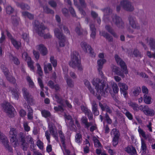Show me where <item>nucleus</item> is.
<instances>
[{"mask_svg":"<svg viewBox=\"0 0 155 155\" xmlns=\"http://www.w3.org/2000/svg\"><path fill=\"white\" fill-rule=\"evenodd\" d=\"M114 58L117 63L118 65L120 66L122 70H120L118 67L112 65V71L115 73L116 74L123 78L125 76L124 74H127L128 73L127 65L125 62L117 54H116L115 55Z\"/></svg>","mask_w":155,"mask_h":155,"instance_id":"f257e3e1","label":"nucleus"},{"mask_svg":"<svg viewBox=\"0 0 155 155\" xmlns=\"http://www.w3.org/2000/svg\"><path fill=\"white\" fill-rule=\"evenodd\" d=\"M114 58L117 63L118 65L120 66L122 70H120L118 67L112 65V71L115 73L116 74L123 78L125 76L124 74H127L128 73L127 65L125 62L117 54H116L115 55Z\"/></svg>","mask_w":155,"mask_h":155,"instance_id":"f03ea898","label":"nucleus"},{"mask_svg":"<svg viewBox=\"0 0 155 155\" xmlns=\"http://www.w3.org/2000/svg\"><path fill=\"white\" fill-rule=\"evenodd\" d=\"M19 140L20 141L21 148L23 150H27L28 145V143L26 141L27 140L29 143H31L30 145L31 148L32 146L33 148L35 147V145L34 144L33 139L30 136H26L23 133L21 132L19 134Z\"/></svg>","mask_w":155,"mask_h":155,"instance_id":"7ed1b4c3","label":"nucleus"},{"mask_svg":"<svg viewBox=\"0 0 155 155\" xmlns=\"http://www.w3.org/2000/svg\"><path fill=\"white\" fill-rule=\"evenodd\" d=\"M93 85L95 86V88L97 93L104 96H106V93H107V88H104L105 87V84L104 81L100 79L96 78L94 79L92 82Z\"/></svg>","mask_w":155,"mask_h":155,"instance_id":"20e7f679","label":"nucleus"},{"mask_svg":"<svg viewBox=\"0 0 155 155\" xmlns=\"http://www.w3.org/2000/svg\"><path fill=\"white\" fill-rule=\"evenodd\" d=\"M34 28L38 35L41 36H43L44 38H49L51 37L49 33L44 34V30L46 28L44 26L42 23H40L38 21L35 20L34 22Z\"/></svg>","mask_w":155,"mask_h":155,"instance_id":"39448f33","label":"nucleus"},{"mask_svg":"<svg viewBox=\"0 0 155 155\" xmlns=\"http://www.w3.org/2000/svg\"><path fill=\"white\" fill-rule=\"evenodd\" d=\"M111 23L112 25H115L119 28L122 29L124 28V23L122 19L119 16L116 14H113L112 16Z\"/></svg>","mask_w":155,"mask_h":155,"instance_id":"423d86ee","label":"nucleus"},{"mask_svg":"<svg viewBox=\"0 0 155 155\" xmlns=\"http://www.w3.org/2000/svg\"><path fill=\"white\" fill-rule=\"evenodd\" d=\"M55 35L57 38L60 40L59 45L60 46L64 47L65 45V37L63 35L62 32L58 28L54 30Z\"/></svg>","mask_w":155,"mask_h":155,"instance_id":"0eeeda50","label":"nucleus"},{"mask_svg":"<svg viewBox=\"0 0 155 155\" xmlns=\"http://www.w3.org/2000/svg\"><path fill=\"white\" fill-rule=\"evenodd\" d=\"M78 56V53L76 52H73L71 55V61L69 62V64L74 68H75L79 63Z\"/></svg>","mask_w":155,"mask_h":155,"instance_id":"6e6552de","label":"nucleus"},{"mask_svg":"<svg viewBox=\"0 0 155 155\" xmlns=\"http://www.w3.org/2000/svg\"><path fill=\"white\" fill-rule=\"evenodd\" d=\"M120 5L123 8L125 11L132 12L134 10L133 5L131 3L128 1L124 0L121 1Z\"/></svg>","mask_w":155,"mask_h":155,"instance_id":"1a4fd4ad","label":"nucleus"},{"mask_svg":"<svg viewBox=\"0 0 155 155\" xmlns=\"http://www.w3.org/2000/svg\"><path fill=\"white\" fill-rule=\"evenodd\" d=\"M54 97L57 103L61 104V105H59L58 107H54V109L56 111H63L64 110L63 108L64 105V100L56 94H55Z\"/></svg>","mask_w":155,"mask_h":155,"instance_id":"9d476101","label":"nucleus"},{"mask_svg":"<svg viewBox=\"0 0 155 155\" xmlns=\"http://www.w3.org/2000/svg\"><path fill=\"white\" fill-rule=\"evenodd\" d=\"M81 46L84 51L85 53L89 52L92 57H94L95 54L93 51L91 47L85 42H82L81 44Z\"/></svg>","mask_w":155,"mask_h":155,"instance_id":"9b49d317","label":"nucleus"},{"mask_svg":"<svg viewBox=\"0 0 155 155\" xmlns=\"http://www.w3.org/2000/svg\"><path fill=\"white\" fill-rule=\"evenodd\" d=\"M128 20L130 25L133 28L139 30L140 29V26L138 23L136 18L131 15L128 17Z\"/></svg>","mask_w":155,"mask_h":155,"instance_id":"f8f14e48","label":"nucleus"},{"mask_svg":"<svg viewBox=\"0 0 155 155\" xmlns=\"http://www.w3.org/2000/svg\"><path fill=\"white\" fill-rule=\"evenodd\" d=\"M139 108L140 109L147 115L152 116L154 115V110L153 109L150 108L147 105L143 106L141 105L139 107Z\"/></svg>","mask_w":155,"mask_h":155,"instance_id":"ddd939ff","label":"nucleus"},{"mask_svg":"<svg viewBox=\"0 0 155 155\" xmlns=\"http://www.w3.org/2000/svg\"><path fill=\"white\" fill-rule=\"evenodd\" d=\"M3 107L5 112L11 115L12 117L14 114L13 111L14 109L12 106L9 103L5 102L3 104Z\"/></svg>","mask_w":155,"mask_h":155,"instance_id":"4468645a","label":"nucleus"},{"mask_svg":"<svg viewBox=\"0 0 155 155\" xmlns=\"http://www.w3.org/2000/svg\"><path fill=\"white\" fill-rule=\"evenodd\" d=\"M112 133L114 135L112 140L113 145L114 147H116L118 143V139L120 137V134L119 131L116 129H114L112 130Z\"/></svg>","mask_w":155,"mask_h":155,"instance_id":"2eb2a0df","label":"nucleus"},{"mask_svg":"<svg viewBox=\"0 0 155 155\" xmlns=\"http://www.w3.org/2000/svg\"><path fill=\"white\" fill-rule=\"evenodd\" d=\"M37 49L39 51L41 54L42 56H45L47 54L48 51L47 48L45 46L41 44L37 46Z\"/></svg>","mask_w":155,"mask_h":155,"instance_id":"dca6fc26","label":"nucleus"},{"mask_svg":"<svg viewBox=\"0 0 155 155\" xmlns=\"http://www.w3.org/2000/svg\"><path fill=\"white\" fill-rule=\"evenodd\" d=\"M22 91L24 99L27 101L32 100V98L31 95L29 94L28 90L25 88H23Z\"/></svg>","mask_w":155,"mask_h":155,"instance_id":"f3484780","label":"nucleus"},{"mask_svg":"<svg viewBox=\"0 0 155 155\" xmlns=\"http://www.w3.org/2000/svg\"><path fill=\"white\" fill-rule=\"evenodd\" d=\"M81 108L82 111L84 112L86 115L87 116L88 118L90 120L93 118V114L90 110L88 109L87 108L83 105L81 106Z\"/></svg>","mask_w":155,"mask_h":155,"instance_id":"a211bd4d","label":"nucleus"},{"mask_svg":"<svg viewBox=\"0 0 155 155\" xmlns=\"http://www.w3.org/2000/svg\"><path fill=\"white\" fill-rule=\"evenodd\" d=\"M55 18L56 20L58 23H59L58 24V25L60 29L62 30V29L63 28L65 33L69 34V31L67 27L65 25H64L62 24H61L60 23V22L61 21V18L58 15H56Z\"/></svg>","mask_w":155,"mask_h":155,"instance_id":"6ab92c4d","label":"nucleus"},{"mask_svg":"<svg viewBox=\"0 0 155 155\" xmlns=\"http://www.w3.org/2000/svg\"><path fill=\"white\" fill-rule=\"evenodd\" d=\"M99 105L102 111L106 110L107 113H108L110 114L112 113V110L110 108L105 104H102L100 102H99Z\"/></svg>","mask_w":155,"mask_h":155,"instance_id":"aec40b11","label":"nucleus"},{"mask_svg":"<svg viewBox=\"0 0 155 155\" xmlns=\"http://www.w3.org/2000/svg\"><path fill=\"white\" fill-rule=\"evenodd\" d=\"M125 151L131 155H135L137 154L135 148L132 146H129L125 148Z\"/></svg>","mask_w":155,"mask_h":155,"instance_id":"412c9836","label":"nucleus"},{"mask_svg":"<svg viewBox=\"0 0 155 155\" xmlns=\"http://www.w3.org/2000/svg\"><path fill=\"white\" fill-rule=\"evenodd\" d=\"M145 41L147 43L148 42L149 45L151 49L155 50V39L151 37L149 39L147 38Z\"/></svg>","mask_w":155,"mask_h":155,"instance_id":"4be33fe9","label":"nucleus"},{"mask_svg":"<svg viewBox=\"0 0 155 155\" xmlns=\"http://www.w3.org/2000/svg\"><path fill=\"white\" fill-rule=\"evenodd\" d=\"M92 111L93 114L95 115H98L99 114V112L98 110L97 105L95 101H93L92 103Z\"/></svg>","mask_w":155,"mask_h":155,"instance_id":"5701e85b","label":"nucleus"},{"mask_svg":"<svg viewBox=\"0 0 155 155\" xmlns=\"http://www.w3.org/2000/svg\"><path fill=\"white\" fill-rule=\"evenodd\" d=\"M143 100L146 104H150L151 103V97L149 94H144L143 96Z\"/></svg>","mask_w":155,"mask_h":155,"instance_id":"b1692460","label":"nucleus"},{"mask_svg":"<svg viewBox=\"0 0 155 155\" xmlns=\"http://www.w3.org/2000/svg\"><path fill=\"white\" fill-rule=\"evenodd\" d=\"M16 5L18 7H20L23 10H29L30 9V7L29 5L23 3L17 2L16 3Z\"/></svg>","mask_w":155,"mask_h":155,"instance_id":"393cba45","label":"nucleus"},{"mask_svg":"<svg viewBox=\"0 0 155 155\" xmlns=\"http://www.w3.org/2000/svg\"><path fill=\"white\" fill-rule=\"evenodd\" d=\"M106 62V60L104 59H101L97 61V69H102L103 67L104 64Z\"/></svg>","mask_w":155,"mask_h":155,"instance_id":"a878e982","label":"nucleus"},{"mask_svg":"<svg viewBox=\"0 0 155 155\" xmlns=\"http://www.w3.org/2000/svg\"><path fill=\"white\" fill-rule=\"evenodd\" d=\"M11 42L14 46L17 49H19L21 46V43L14 38L12 39Z\"/></svg>","mask_w":155,"mask_h":155,"instance_id":"bb28decb","label":"nucleus"},{"mask_svg":"<svg viewBox=\"0 0 155 155\" xmlns=\"http://www.w3.org/2000/svg\"><path fill=\"white\" fill-rule=\"evenodd\" d=\"M82 122L85 125L86 127L88 128L92 125L91 123L87 122V119L85 117H83L81 119Z\"/></svg>","mask_w":155,"mask_h":155,"instance_id":"cd10ccee","label":"nucleus"},{"mask_svg":"<svg viewBox=\"0 0 155 155\" xmlns=\"http://www.w3.org/2000/svg\"><path fill=\"white\" fill-rule=\"evenodd\" d=\"M128 104L129 106L132 108L133 110L135 111H137L139 109H140L139 107H138V105L135 103L130 102Z\"/></svg>","mask_w":155,"mask_h":155,"instance_id":"c85d7f7f","label":"nucleus"},{"mask_svg":"<svg viewBox=\"0 0 155 155\" xmlns=\"http://www.w3.org/2000/svg\"><path fill=\"white\" fill-rule=\"evenodd\" d=\"M141 91V90L140 87H137L134 88L133 94L134 96L137 97L139 95Z\"/></svg>","mask_w":155,"mask_h":155,"instance_id":"c756f323","label":"nucleus"},{"mask_svg":"<svg viewBox=\"0 0 155 155\" xmlns=\"http://www.w3.org/2000/svg\"><path fill=\"white\" fill-rule=\"evenodd\" d=\"M59 136L61 139V141L63 147H65V137L62 131L61 130H59Z\"/></svg>","mask_w":155,"mask_h":155,"instance_id":"7c9ffc66","label":"nucleus"},{"mask_svg":"<svg viewBox=\"0 0 155 155\" xmlns=\"http://www.w3.org/2000/svg\"><path fill=\"white\" fill-rule=\"evenodd\" d=\"M75 31L79 35H81L82 34L83 29L81 28L80 23H79V25L77 26Z\"/></svg>","mask_w":155,"mask_h":155,"instance_id":"2f4dec72","label":"nucleus"},{"mask_svg":"<svg viewBox=\"0 0 155 155\" xmlns=\"http://www.w3.org/2000/svg\"><path fill=\"white\" fill-rule=\"evenodd\" d=\"M118 85L120 87V90H127L128 89V86L125 84L119 83Z\"/></svg>","mask_w":155,"mask_h":155,"instance_id":"473e14b6","label":"nucleus"},{"mask_svg":"<svg viewBox=\"0 0 155 155\" xmlns=\"http://www.w3.org/2000/svg\"><path fill=\"white\" fill-rule=\"evenodd\" d=\"M28 108V118L29 120H32L33 118V110L29 106Z\"/></svg>","mask_w":155,"mask_h":155,"instance_id":"72a5a7b5","label":"nucleus"},{"mask_svg":"<svg viewBox=\"0 0 155 155\" xmlns=\"http://www.w3.org/2000/svg\"><path fill=\"white\" fill-rule=\"evenodd\" d=\"M22 38L27 43L29 41V38L28 34L26 33H23L21 35Z\"/></svg>","mask_w":155,"mask_h":155,"instance_id":"f704fd0d","label":"nucleus"},{"mask_svg":"<svg viewBox=\"0 0 155 155\" xmlns=\"http://www.w3.org/2000/svg\"><path fill=\"white\" fill-rule=\"evenodd\" d=\"M44 11L47 14L50 13L54 14V12L53 10L51 9L47 6H44L43 7Z\"/></svg>","mask_w":155,"mask_h":155,"instance_id":"c9c22d12","label":"nucleus"},{"mask_svg":"<svg viewBox=\"0 0 155 155\" xmlns=\"http://www.w3.org/2000/svg\"><path fill=\"white\" fill-rule=\"evenodd\" d=\"M112 87L114 93L115 94L117 93L119 91V88L117 84L114 83L112 84Z\"/></svg>","mask_w":155,"mask_h":155,"instance_id":"e433bc0d","label":"nucleus"},{"mask_svg":"<svg viewBox=\"0 0 155 155\" xmlns=\"http://www.w3.org/2000/svg\"><path fill=\"white\" fill-rule=\"evenodd\" d=\"M47 68H48L49 71H51L52 69L51 65V64L49 63L47 65H45L44 67V71L45 73H48L47 70Z\"/></svg>","mask_w":155,"mask_h":155,"instance_id":"4c0bfd02","label":"nucleus"},{"mask_svg":"<svg viewBox=\"0 0 155 155\" xmlns=\"http://www.w3.org/2000/svg\"><path fill=\"white\" fill-rule=\"evenodd\" d=\"M22 13L24 16L27 17L30 19H32L34 18L33 15L27 12H23Z\"/></svg>","mask_w":155,"mask_h":155,"instance_id":"58836bf2","label":"nucleus"},{"mask_svg":"<svg viewBox=\"0 0 155 155\" xmlns=\"http://www.w3.org/2000/svg\"><path fill=\"white\" fill-rule=\"evenodd\" d=\"M41 112L42 116L45 117H48L51 116L50 112L48 110H43L41 111Z\"/></svg>","mask_w":155,"mask_h":155,"instance_id":"ea45409f","label":"nucleus"},{"mask_svg":"<svg viewBox=\"0 0 155 155\" xmlns=\"http://www.w3.org/2000/svg\"><path fill=\"white\" fill-rule=\"evenodd\" d=\"M6 77L8 81L13 84H15L16 83V79L13 77L12 76H8V75Z\"/></svg>","mask_w":155,"mask_h":155,"instance_id":"a19ab883","label":"nucleus"},{"mask_svg":"<svg viewBox=\"0 0 155 155\" xmlns=\"http://www.w3.org/2000/svg\"><path fill=\"white\" fill-rule=\"evenodd\" d=\"M66 82L68 86L70 87H74V83L73 82L72 80L69 78H67L66 80Z\"/></svg>","mask_w":155,"mask_h":155,"instance_id":"79ce46f5","label":"nucleus"},{"mask_svg":"<svg viewBox=\"0 0 155 155\" xmlns=\"http://www.w3.org/2000/svg\"><path fill=\"white\" fill-rule=\"evenodd\" d=\"M76 142L78 143L81 142L82 140V136L80 134H77L75 136Z\"/></svg>","mask_w":155,"mask_h":155,"instance_id":"37998d69","label":"nucleus"},{"mask_svg":"<svg viewBox=\"0 0 155 155\" xmlns=\"http://www.w3.org/2000/svg\"><path fill=\"white\" fill-rule=\"evenodd\" d=\"M50 62L52 64L53 66L55 68L57 65V60L54 59V57L53 56H51L50 58Z\"/></svg>","mask_w":155,"mask_h":155,"instance_id":"c03bdc74","label":"nucleus"},{"mask_svg":"<svg viewBox=\"0 0 155 155\" xmlns=\"http://www.w3.org/2000/svg\"><path fill=\"white\" fill-rule=\"evenodd\" d=\"M141 149L144 151H145L147 149V147L145 141L143 139H141Z\"/></svg>","mask_w":155,"mask_h":155,"instance_id":"a18cd8bd","label":"nucleus"},{"mask_svg":"<svg viewBox=\"0 0 155 155\" xmlns=\"http://www.w3.org/2000/svg\"><path fill=\"white\" fill-rule=\"evenodd\" d=\"M6 11L8 14H10L13 12L14 9L11 6H8L6 8Z\"/></svg>","mask_w":155,"mask_h":155,"instance_id":"49530a36","label":"nucleus"},{"mask_svg":"<svg viewBox=\"0 0 155 155\" xmlns=\"http://www.w3.org/2000/svg\"><path fill=\"white\" fill-rule=\"evenodd\" d=\"M133 54L134 55L135 57H141V53L137 49H135L134 50L133 52Z\"/></svg>","mask_w":155,"mask_h":155,"instance_id":"de8ad7c7","label":"nucleus"},{"mask_svg":"<svg viewBox=\"0 0 155 155\" xmlns=\"http://www.w3.org/2000/svg\"><path fill=\"white\" fill-rule=\"evenodd\" d=\"M102 11L104 12V15H109L111 12V10L109 8H107L101 9Z\"/></svg>","mask_w":155,"mask_h":155,"instance_id":"09e8293b","label":"nucleus"},{"mask_svg":"<svg viewBox=\"0 0 155 155\" xmlns=\"http://www.w3.org/2000/svg\"><path fill=\"white\" fill-rule=\"evenodd\" d=\"M33 53L36 59L38 60L39 59L40 57L39 52L35 51V50H33Z\"/></svg>","mask_w":155,"mask_h":155,"instance_id":"8fccbe9b","label":"nucleus"},{"mask_svg":"<svg viewBox=\"0 0 155 155\" xmlns=\"http://www.w3.org/2000/svg\"><path fill=\"white\" fill-rule=\"evenodd\" d=\"M36 66L38 68V73L40 76H41L42 75L43 72L40 65L38 63H37L36 64Z\"/></svg>","mask_w":155,"mask_h":155,"instance_id":"3c124183","label":"nucleus"},{"mask_svg":"<svg viewBox=\"0 0 155 155\" xmlns=\"http://www.w3.org/2000/svg\"><path fill=\"white\" fill-rule=\"evenodd\" d=\"M27 80L28 82L29 86L31 87H32L34 86V84L29 76H27Z\"/></svg>","mask_w":155,"mask_h":155,"instance_id":"603ef678","label":"nucleus"},{"mask_svg":"<svg viewBox=\"0 0 155 155\" xmlns=\"http://www.w3.org/2000/svg\"><path fill=\"white\" fill-rule=\"evenodd\" d=\"M22 56L26 61L31 59V58L28 56V54L26 52H24L23 53Z\"/></svg>","mask_w":155,"mask_h":155,"instance_id":"864d4df0","label":"nucleus"},{"mask_svg":"<svg viewBox=\"0 0 155 155\" xmlns=\"http://www.w3.org/2000/svg\"><path fill=\"white\" fill-rule=\"evenodd\" d=\"M49 4L52 7L55 8L57 5L56 2L53 0H51L48 2Z\"/></svg>","mask_w":155,"mask_h":155,"instance_id":"5fc2aeb1","label":"nucleus"},{"mask_svg":"<svg viewBox=\"0 0 155 155\" xmlns=\"http://www.w3.org/2000/svg\"><path fill=\"white\" fill-rule=\"evenodd\" d=\"M27 61L28 65V66L32 70L34 69V67L33 65V62L31 60V58L30 60H29L26 61Z\"/></svg>","mask_w":155,"mask_h":155,"instance_id":"6e6d98bb","label":"nucleus"},{"mask_svg":"<svg viewBox=\"0 0 155 155\" xmlns=\"http://www.w3.org/2000/svg\"><path fill=\"white\" fill-rule=\"evenodd\" d=\"M11 57L12 58V61L14 63L18 65L19 64V61L18 58L15 57H14L12 55H11Z\"/></svg>","mask_w":155,"mask_h":155,"instance_id":"4d7b16f0","label":"nucleus"},{"mask_svg":"<svg viewBox=\"0 0 155 155\" xmlns=\"http://www.w3.org/2000/svg\"><path fill=\"white\" fill-rule=\"evenodd\" d=\"M82 8H86L87 7V4L84 0H78Z\"/></svg>","mask_w":155,"mask_h":155,"instance_id":"13d9d810","label":"nucleus"},{"mask_svg":"<svg viewBox=\"0 0 155 155\" xmlns=\"http://www.w3.org/2000/svg\"><path fill=\"white\" fill-rule=\"evenodd\" d=\"M54 126L53 124H51L49 125V130L51 134L55 132L54 130Z\"/></svg>","mask_w":155,"mask_h":155,"instance_id":"bf43d9fd","label":"nucleus"},{"mask_svg":"<svg viewBox=\"0 0 155 155\" xmlns=\"http://www.w3.org/2000/svg\"><path fill=\"white\" fill-rule=\"evenodd\" d=\"M138 131L140 134H141L143 137L146 138H147L145 132L142 129L139 128Z\"/></svg>","mask_w":155,"mask_h":155,"instance_id":"052dcab7","label":"nucleus"},{"mask_svg":"<svg viewBox=\"0 0 155 155\" xmlns=\"http://www.w3.org/2000/svg\"><path fill=\"white\" fill-rule=\"evenodd\" d=\"M12 95L14 96V98L18 100V93L16 91L12 90Z\"/></svg>","mask_w":155,"mask_h":155,"instance_id":"680f3d73","label":"nucleus"},{"mask_svg":"<svg viewBox=\"0 0 155 155\" xmlns=\"http://www.w3.org/2000/svg\"><path fill=\"white\" fill-rule=\"evenodd\" d=\"M147 55L150 58H153L155 59V52L152 54L150 51H148L147 53Z\"/></svg>","mask_w":155,"mask_h":155,"instance_id":"e2e57ef3","label":"nucleus"},{"mask_svg":"<svg viewBox=\"0 0 155 155\" xmlns=\"http://www.w3.org/2000/svg\"><path fill=\"white\" fill-rule=\"evenodd\" d=\"M142 90L143 93L144 94H148V90L145 86H143L142 87Z\"/></svg>","mask_w":155,"mask_h":155,"instance_id":"0e129e2a","label":"nucleus"},{"mask_svg":"<svg viewBox=\"0 0 155 155\" xmlns=\"http://www.w3.org/2000/svg\"><path fill=\"white\" fill-rule=\"evenodd\" d=\"M9 135L10 136H13L14 135H16V131L14 128H12L9 131Z\"/></svg>","mask_w":155,"mask_h":155,"instance_id":"69168bd1","label":"nucleus"},{"mask_svg":"<svg viewBox=\"0 0 155 155\" xmlns=\"http://www.w3.org/2000/svg\"><path fill=\"white\" fill-rule=\"evenodd\" d=\"M125 115L129 119L131 120L133 119V116L132 114L130 112L126 110L125 113Z\"/></svg>","mask_w":155,"mask_h":155,"instance_id":"338daca9","label":"nucleus"},{"mask_svg":"<svg viewBox=\"0 0 155 155\" xmlns=\"http://www.w3.org/2000/svg\"><path fill=\"white\" fill-rule=\"evenodd\" d=\"M23 126L24 128V129L26 131L28 132L30 130V127L28 126L27 123H24Z\"/></svg>","mask_w":155,"mask_h":155,"instance_id":"774afa93","label":"nucleus"}]
</instances>
